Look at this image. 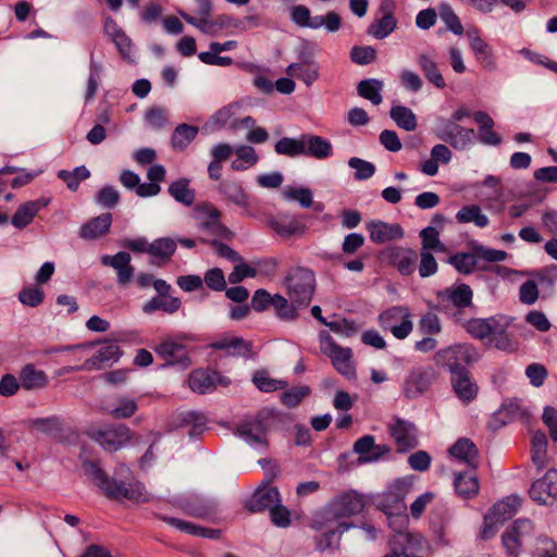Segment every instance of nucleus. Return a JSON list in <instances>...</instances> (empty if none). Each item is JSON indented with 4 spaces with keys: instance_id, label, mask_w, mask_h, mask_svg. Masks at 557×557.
Returning <instances> with one entry per match:
<instances>
[{
    "instance_id": "13",
    "label": "nucleus",
    "mask_w": 557,
    "mask_h": 557,
    "mask_svg": "<svg viewBox=\"0 0 557 557\" xmlns=\"http://www.w3.org/2000/svg\"><path fill=\"white\" fill-rule=\"evenodd\" d=\"M366 502L362 495L350 491L336 496L329 505V510L334 518H345L360 513Z\"/></svg>"
},
{
    "instance_id": "22",
    "label": "nucleus",
    "mask_w": 557,
    "mask_h": 557,
    "mask_svg": "<svg viewBox=\"0 0 557 557\" xmlns=\"http://www.w3.org/2000/svg\"><path fill=\"white\" fill-rule=\"evenodd\" d=\"M438 296L442 304L451 305L458 310H462L472 306L473 293L470 286L467 284H459L446 288L440 293Z\"/></svg>"
},
{
    "instance_id": "64",
    "label": "nucleus",
    "mask_w": 557,
    "mask_h": 557,
    "mask_svg": "<svg viewBox=\"0 0 557 557\" xmlns=\"http://www.w3.org/2000/svg\"><path fill=\"white\" fill-rule=\"evenodd\" d=\"M449 262L460 273H471L475 268V257L471 253H457L450 257Z\"/></svg>"
},
{
    "instance_id": "9",
    "label": "nucleus",
    "mask_w": 557,
    "mask_h": 557,
    "mask_svg": "<svg viewBox=\"0 0 557 557\" xmlns=\"http://www.w3.org/2000/svg\"><path fill=\"white\" fill-rule=\"evenodd\" d=\"M379 324L389 331L397 339L406 338L412 331L413 325L408 308L395 306L379 315Z\"/></svg>"
},
{
    "instance_id": "44",
    "label": "nucleus",
    "mask_w": 557,
    "mask_h": 557,
    "mask_svg": "<svg viewBox=\"0 0 557 557\" xmlns=\"http://www.w3.org/2000/svg\"><path fill=\"white\" fill-rule=\"evenodd\" d=\"M234 153L236 154V159L231 163V168L234 171H245L255 165L259 160L256 150L250 146H239L234 149Z\"/></svg>"
},
{
    "instance_id": "4",
    "label": "nucleus",
    "mask_w": 557,
    "mask_h": 557,
    "mask_svg": "<svg viewBox=\"0 0 557 557\" xmlns=\"http://www.w3.org/2000/svg\"><path fill=\"white\" fill-rule=\"evenodd\" d=\"M285 284L293 304L304 308L309 306L315 289V276L311 270L302 267L292 269L285 277Z\"/></svg>"
},
{
    "instance_id": "63",
    "label": "nucleus",
    "mask_w": 557,
    "mask_h": 557,
    "mask_svg": "<svg viewBox=\"0 0 557 557\" xmlns=\"http://www.w3.org/2000/svg\"><path fill=\"white\" fill-rule=\"evenodd\" d=\"M322 26H324L329 32H337L342 26V18L334 11H329L324 16H313V29Z\"/></svg>"
},
{
    "instance_id": "19",
    "label": "nucleus",
    "mask_w": 557,
    "mask_h": 557,
    "mask_svg": "<svg viewBox=\"0 0 557 557\" xmlns=\"http://www.w3.org/2000/svg\"><path fill=\"white\" fill-rule=\"evenodd\" d=\"M271 227L277 235L284 238L301 236L307 231V225L301 216L278 214L270 221Z\"/></svg>"
},
{
    "instance_id": "7",
    "label": "nucleus",
    "mask_w": 557,
    "mask_h": 557,
    "mask_svg": "<svg viewBox=\"0 0 557 557\" xmlns=\"http://www.w3.org/2000/svg\"><path fill=\"white\" fill-rule=\"evenodd\" d=\"M319 341L321 351L331 359L336 371L348 379L354 377L356 370L352 362L351 349L337 345L325 331L320 333Z\"/></svg>"
},
{
    "instance_id": "14",
    "label": "nucleus",
    "mask_w": 557,
    "mask_h": 557,
    "mask_svg": "<svg viewBox=\"0 0 557 557\" xmlns=\"http://www.w3.org/2000/svg\"><path fill=\"white\" fill-rule=\"evenodd\" d=\"M379 11L382 16L370 25L368 33L377 39H383L392 34L397 26L395 17L396 2L394 0H382Z\"/></svg>"
},
{
    "instance_id": "45",
    "label": "nucleus",
    "mask_w": 557,
    "mask_h": 557,
    "mask_svg": "<svg viewBox=\"0 0 557 557\" xmlns=\"http://www.w3.org/2000/svg\"><path fill=\"white\" fill-rule=\"evenodd\" d=\"M506 329L507 324H504L499 321L497 330L493 332L490 341L485 343L499 350L515 351L518 348V345L516 341H513L512 337L507 333Z\"/></svg>"
},
{
    "instance_id": "55",
    "label": "nucleus",
    "mask_w": 557,
    "mask_h": 557,
    "mask_svg": "<svg viewBox=\"0 0 557 557\" xmlns=\"http://www.w3.org/2000/svg\"><path fill=\"white\" fill-rule=\"evenodd\" d=\"M440 17L445 23L447 28L456 35L463 34V26L448 3H441L438 7Z\"/></svg>"
},
{
    "instance_id": "33",
    "label": "nucleus",
    "mask_w": 557,
    "mask_h": 557,
    "mask_svg": "<svg viewBox=\"0 0 557 557\" xmlns=\"http://www.w3.org/2000/svg\"><path fill=\"white\" fill-rule=\"evenodd\" d=\"M548 441L544 432L535 431L531 437V460L539 471L549 465L547 455Z\"/></svg>"
},
{
    "instance_id": "29",
    "label": "nucleus",
    "mask_w": 557,
    "mask_h": 557,
    "mask_svg": "<svg viewBox=\"0 0 557 557\" xmlns=\"http://www.w3.org/2000/svg\"><path fill=\"white\" fill-rule=\"evenodd\" d=\"M112 214L102 213L82 225L79 235L84 239L92 240L104 236L111 227Z\"/></svg>"
},
{
    "instance_id": "40",
    "label": "nucleus",
    "mask_w": 557,
    "mask_h": 557,
    "mask_svg": "<svg viewBox=\"0 0 557 557\" xmlns=\"http://www.w3.org/2000/svg\"><path fill=\"white\" fill-rule=\"evenodd\" d=\"M219 190L233 203L247 207L248 194L243 188L242 184L236 180H226L220 183Z\"/></svg>"
},
{
    "instance_id": "42",
    "label": "nucleus",
    "mask_w": 557,
    "mask_h": 557,
    "mask_svg": "<svg viewBox=\"0 0 557 557\" xmlns=\"http://www.w3.org/2000/svg\"><path fill=\"white\" fill-rule=\"evenodd\" d=\"M199 128L194 125L180 124L173 132L171 144L173 149L184 150L198 135Z\"/></svg>"
},
{
    "instance_id": "49",
    "label": "nucleus",
    "mask_w": 557,
    "mask_h": 557,
    "mask_svg": "<svg viewBox=\"0 0 557 557\" xmlns=\"http://www.w3.org/2000/svg\"><path fill=\"white\" fill-rule=\"evenodd\" d=\"M275 152L290 158L304 154L302 135L299 138L283 137L275 144Z\"/></svg>"
},
{
    "instance_id": "31",
    "label": "nucleus",
    "mask_w": 557,
    "mask_h": 557,
    "mask_svg": "<svg viewBox=\"0 0 557 557\" xmlns=\"http://www.w3.org/2000/svg\"><path fill=\"white\" fill-rule=\"evenodd\" d=\"M449 454L451 458L468 465L472 469H475L478 466V449L469 438H459L449 448Z\"/></svg>"
},
{
    "instance_id": "43",
    "label": "nucleus",
    "mask_w": 557,
    "mask_h": 557,
    "mask_svg": "<svg viewBox=\"0 0 557 557\" xmlns=\"http://www.w3.org/2000/svg\"><path fill=\"white\" fill-rule=\"evenodd\" d=\"M383 89V82L370 78L359 82L357 86V92L360 97L371 101L373 104L379 106L383 98L381 90Z\"/></svg>"
},
{
    "instance_id": "3",
    "label": "nucleus",
    "mask_w": 557,
    "mask_h": 557,
    "mask_svg": "<svg viewBox=\"0 0 557 557\" xmlns=\"http://www.w3.org/2000/svg\"><path fill=\"white\" fill-rule=\"evenodd\" d=\"M480 355L470 344H456L438 350L433 360L438 368L447 369L451 376L468 371L465 366L478 361Z\"/></svg>"
},
{
    "instance_id": "18",
    "label": "nucleus",
    "mask_w": 557,
    "mask_h": 557,
    "mask_svg": "<svg viewBox=\"0 0 557 557\" xmlns=\"http://www.w3.org/2000/svg\"><path fill=\"white\" fill-rule=\"evenodd\" d=\"M276 503H281V495L276 486L270 483L259 486L246 502L245 508L249 512L270 510Z\"/></svg>"
},
{
    "instance_id": "26",
    "label": "nucleus",
    "mask_w": 557,
    "mask_h": 557,
    "mask_svg": "<svg viewBox=\"0 0 557 557\" xmlns=\"http://www.w3.org/2000/svg\"><path fill=\"white\" fill-rule=\"evenodd\" d=\"M467 36L470 41V47L473 50L478 62L486 70H493L495 67V60L492 53V49L488 44L483 40L478 29L468 30Z\"/></svg>"
},
{
    "instance_id": "60",
    "label": "nucleus",
    "mask_w": 557,
    "mask_h": 557,
    "mask_svg": "<svg viewBox=\"0 0 557 557\" xmlns=\"http://www.w3.org/2000/svg\"><path fill=\"white\" fill-rule=\"evenodd\" d=\"M348 165L356 171L355 178L358 181L368 180L375 173V166L373 163L357 157L350 158Z\"/></svg>"
},
{
    "instance_id": "35",
    "label": "nucleus",
    "mask_w": 557,
    "mask_h": 557,
    "mask_svg": "<svg viewBox=\"0 0 557 557\" xmlns=\"http://www.w3.org/2000/svg\"><path fill=\"white\" fill-rule=\"evenodd\" d=\"M389 258L403 275H410L416 269L418 255L412 249L398 247L392 249Z\"/></svg>"
},
{
    "instance_id": "24",
    "label": "nucleus",
    "mask_w": 557,
    "mask_h": 557,
    "mask_svg": "<svg viewBox=\"0 0 557 557\" xmlns=\"http://www.w3.org/2000/svg\"><path fill=\"white\" fill-rule=\"evenodd\" d=\"M370 238L373 243L382 244L388 240L401 238L403 228L398 224H388L382 221H372L367 224Z\"/></svg>"
},
{
    "instance_id": "10",
    "label": "nucleus",
    "mask_w": 557,
    "mask_h": 557,
    "mask_svg": "<svg viewBox=\"0 0 557 557\" xmlns=\"http://www.w3.org/2000/svg\"><path fill=\"white\" fill-rule=\"evenodd\" d=\"M88 435L108 451H116L132 440V431L124 424L89 431Z\"/></svg>"
},
{
    "instance_id": "23",
    "label": "nucleus",
    "mask_w": 557,
    "mask_h": 557,
    "mask_svg": "<svg viewBox=\"0 0 557 557\" xmlns=\"http://www.w3.org/2000/svg\"><path fill=\"white\" fill-rule=\"evenodd\" d=\"M101 263L106 267H112L117 273V282L125 285L131 282L134 275V268L131 265V255L120 251L114 256H102Z\"/></svg>"
},
{
    "instance_id": "57",
    "label": "nucleus",
    "mask_w": 557,
    "mask_h": 557,
    "mask_svg": "<svg viewBox=\"0 0 557 557\" xmlns=\"http://www.w3.org/2000/svg\"><path fill=\"white\" fill-rule=\"evenodd\" d=\"M95 347V342H86L75 346H69L64 348V350L69 352V361H74V366H76L81 364L82 362H85V360L88 359V357H90V352Z\"/></svg>"
},
{
    "instance_id": "17",
    "label": "nucleus",
    "mask_w": 557,
    "mask_h": 557,
    "mask_svg": "<svg viewBox=\"0 0 557 557\" xmlns=\"http://www.w3.org/2000/svg\"><path fill=\"white\" fill-rule=\"evenodd\" d=\"M533 524L529 519L517 520L502 536L503 546L509 556L517 557L520 553L522 537L531 534Z\"/></svg>"
},
{
    "instance_id": "54",
    "label": "nucleus",
    "mask_w": 557,
    "mask_h": 557,
    "mask_svg": "<svg viewBox=\"0 0 557 557\" xmlns=\"http://www.w3.org/2000/svg\"><path fill=\"white\" fill-rule=\"evenodd\" d=\"M84 473L103 492L111 478L100 468L98 462L83 461Z\"/></svg>"
},
{
    "instance_id": "25",
    "label": "nucleus",
    "mask_w": 557,
    "mask_h": 557,
    "mask_svg": "<svg viewBox=\"0 0 557 557\" xmlns=\"http://www.w3.org/2000/svg\"><path fill=\"white\" fill-rule=\"evenodd\" d=\"M305 156L323 160L332 156L333 147L330 140L311 134L302 135Z\"/></svg>"
},
{
    "instance_id": "21",
    "label": "nucleus",
    "mask_w": 557,
    "mask_h": 557,
    "mask_svg": "<svg viewBox=\"0 0 557 557\" xmlns=\"http://www.w3.org/2000/svg\"><path fill=\"white\" fill-rule=\"evenodd\" d=\"M354 450L360 456V460L372 462L388 454L391 451V447L385 444L376 445L374 436L364 435L355 442Z\"/></svg>"
},
{
    "instance_id": "48",
    "label": "nucleus",
    "mask_w": 557,
    "mask_h": 557,
    "mask_svg": "<svg viewBox=\"0 0 557 557\" xmlns=\"http://www.w3.org/2000/svg\"><path fill=\"white\" fill-rule=\"evenodd\" d=\"M169 194L178 202L190 206L195 200V193L189 188V181L181 178L169 186Z\"/></svg>"
},
{
    "instance_id": "20",
    "label": "nucleus",
    "mask_w": 557,
    "mask_h": 557,
    "mask_svg": "<svg viewBox=\"0 0 557 557\" xmlns=\"http://www.w3.org/2000/svg\"><path fill=\"white\" fill-rule=\"evenodd\" d=\"M222 383L221 376L215 371L206 369L193 370L188 375V386L198 394H207L215 389L216 384Z\"/></svg>"
},
{
    "instance_id": "30",
    "label": "nucleus",
    "mask_w": 557,
    "mask_h": 557,
    "mask_svg": "<svg viewBox=\"0 0 557 557\" xmlns=\"http://www.w3.org/2000/svg\"><path fill=\"white\" fill-rule=\"evenodd\" d=\"M499 321L495 317L470 319L463 323V327L474 338L488 342Z\"/></svg>"
},
{
    "instance_id": "12",
    "label": "nucleus",
    "mask_w": 557,
    "mask_h": 557,
    "mask_svg": "<svg viewBox=\"0 0 557 557\" xmlns=\"http://www.w3.org/2000/svg\"><path fill=\"white\" fill-rule=\"evenodd\" d=\"M388 432L398 453H406L418 446L417 428L413 423L396 418L388 424Z\"/></svg>"
},
{
    "instance_id": "46",
    "label": "nucleus",
    "mask_w": 557,
    "mask_h": 557,
    "mask_svg": "<svg viewBox=\"0 0 557 557\" xmlns=\"http://www.w3.org/2000/svg\"><path fill=\"white\" fill-rule=\"evenodd\" d=\"M456 219L459 223H474L479 227H485L490 222L478 205L462 207L457 212Z\"/></svg>"
},
{
    "instance_id": "5",
    "label": "nucleus",
    "mask_w": 557,
    "mask_h": 557,
    "mask_svg": "<svg viewBox=\"0 0 557 557\" xmlns=\"http://www.w3.org/2000/svg\"><path fill=\"white\" fill-rule=\"evenodd\" d=\"M190 339L191 336L187 334L169 336L154 347V351L165 364L187 369L191 364V348L188 346Z\"/></svg>"
},
{
    "instance_id": "1",
    "label": "nucleus",
    "mask_w": 557,
    "mask_h": 557,
    "mask_svg": "<svg viewBox=\"0 0 557 557\" xmlns=\"http://www.w3.org/2000/svg\"><path fill=\"white\" fill-rule=\"evenodd\" d=\"M470 116L473 113L468 108L459 107L450 117H440L435 128L436 137L456 150L467 149L474 140V129L463 127L458 122Z\"/></svg>"
},
{
    "instance_id": "27",
    "label": "nucleus",
    "mask_w": 557,
    "mask_h": 557,
    "mask_svg": "<svg viewBox=\"0 0 557 557\" xmlns=\"http://www.w3.org/2000/svg\"><path fill=\"white\" fill-rule=\"evenodd\" d=\"M473 119L479 125V139L483 145L498 146L502 137L493 129L494 120L484 111L473 112Z\"/></svg>"
},
{
    "instance_id": "38",
    "label": "nucleus",
    "mask_w": 557,
    "mask_h": 557,
    "mask_svg": "<svg viewBox=\"0 0 557 557\" xmlns=\"http://www.w3.org/2000/svg\"><path fill=\"white\" fill-rule=\"evenodd\" d=\"M182 301L177 297L171 296H154L143 306V311L147 314H151L157 310H161L164 313L173 314L180 310Z\"/></svg>"
},
{
    "instance_id": "15",
    "label": "nucleus",
    "mask_w": 557,
    "mask_h": 557,
    "mask_svg": "<svg viewBox=\"0 0 557 557\" xmlns=\"http://www.w3.org/2000/svg\"><path fill=\"white\" fill-rule=\"evenodd\" d=\"M530 496L539 504L548 505L557 500V470L549 469L530 488Z\"/></svg>"
},
{
    "instance_id": "28",
    "label": "nucleus",
    "mask_w": 557,
    "mask_h": 557,
    "mask_svg": "<svg viewBox=\"0 0 557 557\" xmlns=\"http://www.w3.org/2000/svg\"><path fill=\"white\" fill-rule=\"evenodd\" d=\"M287 75L302 81L307 86H311L319 78V64L313 60H302L292 63L286 69Z\"/></svg>"
},
{
    "instance_id": "50",
    "label": "nucleus",
    "mask_w": 557,
    "mask_h": 557,
    "mask_svg": "<svg viewBox=\"0 0 557 557\" xmlns=\"http://www.w3.org/2000/svg\"><path fill=\"white\" fill-rule=\"evenodd\" d=\"M252 382L259 391L264 393L283 389L287 386L285 381L275 380L271 377L265 371H257L253 374Z\"/></svg>"
},
{
    "instance_id": "39",
    "label": "nucleus",
    "mask_w": 557,
    "mask_h": 557,
    "mask_svg": "<svg viewBox=\"0 0 557 557\" xmlns=\"http://www.w3.org/2000/svg\"><path fill=\"white\" fill-rule=\"evenodd\" d=\"M417 63L419 64L425 78L433 84L436 88L443 89L446 86L445 79L438 70V66L433 58L426 53L418 57Z\"/></svg>"
},
{
    "instance_id": "56",
    "label": "nucleus",
    "mask_w": 557,
    "mask_h": 557,
    "mask_svg": "<svg viewBox=\"0 0 557 557\" xmlns=\"http://www.w3.org/2000/svg\"><path fill=\"white\" fill-rule=\"evenodd\" d=\"M286 199L297 201L302 208H309L313 203L312 191L307 187H286L283 190Z\"/></svg>"
},
{
    "instance_id": "34",
    "label": "nucleus",
    "mask_w": 557,
    "mask_h": 557,
    "mask_svg": "<svg viewBox=\"0 0 557 557\" xmlns=\"http://www.w3.org/2000/svg\"><path fill=\"white\" fill-rule=\"evenodd\" d=\"M176 250V242L169 237H162L149 244L148 253L152 257V263L161 265L171 260Z\"/></svg>"
},
{
    "instance_id": "51",
    "label": "nucleus",
    "mask_w": 557,
    "mask_h": 557,
    "mask_svg": "<svg viewBox=\"0 0 557 557\" xmlns=\"http://www.w3.org/2000/svg\"><path fill=\"white\" fill-rule=\"evenodd\" d=\"M272 307L278 318L287 321L295 320L298 317V309L300 308L298 304L288 302L286 298L278 294L274 295Z\"/></svg>"
},
{
    "instance_id": "62",
    "label": "nucleus",
    "mask_w": 557,
    "mask_h": 557,
    "mask_svg": "<svg viewBox=\"0 0 557 557\" xmlns=\"http://www.w3.org/2000/svg\"><path fill=\"white\" fill-rule=\"evenodd\" d=\"M35 215V202L29 201L28 203L21 206L14 215L12 216L11 223L16 228H23L29 224Z\"/></svg>"
},
{
    "instance_id": "53",
    "label": "nucleus",
    "mask_w": 557,
    "mask_h": 557,
    "mask_svg": "<svg viewBox=\"0 0 557 557\" xmlns=\"http://www.w3.org/2000/svg\"><path fill=\"white\" fill-rule=\"evenodd\" d=\"M84 473L103 492L111 478L100 468L98 462L83 461Z\"/></svg>"
},
{
    "instance_id": "47",
    "label": "nucleus",
    "mask_w": 557,
    "mask_h": 557,
    "mask_svg": "<svg viewBox=\"0 0 557 557\" xmlns=\"http://www.w3.org/2000/svg\"><path fill=\"white\" fill-rule=\"evenodd\" d=\"M389 114L397 126L400 128H404L408 132L414 131L417 128V117L409 108L404 106H394L391 109Z\"/></svg>"
},
{
    "instance_id": "2",
    "label": "nucleus",
    "mask_w": 557,
    "mask_h": 557,
    "mask_svg": "<svg viewBox=\"0 0 557 557\" xmlns=\"http://www.w3.org/2000/svg\"><path fill=\"white\" fill-rule=\"evenodd\" d=\"M222 212L209 202H201L194 208V219L198 232L202 235L198 240L207 243L208 239H225L233 238V232L226 227L222 221Z\"/></svg>"
},
{
    "instance_id": "37",
    "label": "nucleus",
    "mask_w": 557,
    "mask_h": 557,
    "mask_svg": "<svg viewBox=\"0 0 557 557\" xmlns=\"http://www.w3.org/2000/svg\"><path fill=\"white\" fill-rule=\"evenodd\" d=\"M238 433L249 443L258 444L263 448L268 447V441L265 438L267 430L263 422L258 418L243 422L238 426Z\"/></svg>"
},
{
    "instance_id": "61",
    "label": "nucleus",
    "mask_w": 557,
    "mask_h": 557,
    "mask_svg": "<svg viewBox=\"0 0 557 557\" xmlns=\"http://www.w3.org/2000/svg\"><path fill=\"white\" fill-rule=\"evenodd\" d=\"M350 59L359 65L370 64L376 59V51L370 46H355L350 50Z\"/></svg>"
},
{
    "instance_id": "36",
    "label": "nucleus",
    "mask_w": 557,
    "mask_h": 557,
    "mask_svg": "<svg viewBox=\"0 0 557 557\" xmlns=\"http://www.w3.org/2000/svg\"><path fill=\"white\" fill-rule=\"evenodd\" d=\"M521 507V498L517 495H510L496 503L488 513L496 520V522H505L511 519Z\"/></svg>"
},
{
    "instance_id": "11",
    "label": "nucleus",
    "mask_w": 557,
    "mask_h": 557,
    "mask_svg": "<svg viewBox=\"0 0 557 557\" xmlns=\"http://www.w3.org/2000/svg\"><path fill=\"white\" fill-rule=\"evenodd\" d=\"M435 379V372L431 367H414L405 377L403 392L405 397L413 399L429 391Z\"/></svg>"
},
{
    "instance_id": "16",
    "label": "nucleus",
    "mask_w": 557,
    "mask_h": 557,
    "mask_svg": "<svg viewBox=\"0 0 557 557\" xmlns=\"http://www.w3.org/2000/svg\"><path fill=\"white\" fill-rule=\"evenodd\" d=\"M394 552H397L399 556L405 557H420L418 554L422 553L428 542L418 532H398L393 536Z\"/></svg>"
},
{
    "instance_id": "58",
    "label": "nucleus",
    "mask_w": 557,
    "mask_h": 557,
    "mask_svg": "<svg viewBox=\"0 0 557 557\" xmlns=\"http://www.w3.org/2000/svg\"><path fill=\"white\" fill-rule=\"evenodd\" d=\"M138 409L136 401L132 398L121 397L117 405L109 411L113 419H127L131 418Z\"/></svg>"
},
{
    "instance_id": "8",
    "label": "nucleus",
    "mask_w": 557,
    "mask_h": 557,
    "mask_svg": "<svg viewBox=\"0 0 557 557\" xmlns=\"http://www.w3.org/2000/svg\"><path fill=\"white\" fill-rule=\"evenodd\" d=\"M103 494L111 500H128L135 504L147 503L150 499L145 486L137 480H116L111 478Z\"/></svg>"
},
{
    "instance_id": "52",
    "label": "nucleus",
    "mask_w": 557,
    "mask_h": 557,
    "mask_svg": "<svg viewBox=\"0 0 557 557\" xmlns=\"http://www.w3.org/2000/svg\"><path fill=\"white\" fill-rule=\"evenodd\" d=\"M422 240L421 250H434L437 252H445L446 246L440 240L438 231L435 227L428 226L420 232Z\"/></svg>"
},
{
    "instance_id": "6",
    "label": "nucleus",
    "mask_w": 557,
    "mask_h": 557,
    "mask_svg": "<svg viewBox=\"0 0 557 557\" xmlns=\"http://www.w3.org/2000/svg\"><path fill=\"white\" fill-rule=\"evenodd\" d=\"M94 342L96 343V346L99 347L90 354V357H88L85 362L71 367L72 371H99L106 367H111L116 363L123 356L122 348L113 339L106 338Z\"/></svg>"
},
{
    "instance_id": "41",
    "label": "nucleus",
    "mask_w": 557,
    "mask_h": 557,
    "mask_svg": "<svg viewBox=\"0 0 557 557\" xmlns=\"http://www.w3.org/2000/svg\"><path fill=\"white\" fill-rule=\"evenodd\" d=\"M454 486L462 498H473L479 493V480L474 474L458 473L455 476Z\"/></svg>"
},
{
    "instance_id": "32",
    "label": "nucleus",
    "mask_w": 557,
    "mask_h": 557,
    "mask_svg": "<svg viewBox=\"0 0 557 557\" xmlns=\"http://www.w3.org/2000/svg\"><path fill=\"white\" fill-rule=\"evenodd\" d=\"M450 381L456 395L463 403H469L476 397L478 385L472 381L469 371L453 375Z\"/></svg>"
},
{
    "instance_id": "59",
    "label": "nucleus",
    "mask_w": 557,
    "mask_h": 557,
    "mask_svg": "<svg viewBox=\"0 0 557 557\" xmlns=\"http://www.w3.org/2000/svg\"><path fill=\"white\" fill-rule=\"evenodd\" d=\"M310 392L309 386L304 385L293 387L281 395V401L288 408H295L310 394Z\"/></svg>"
}]
</instances>
